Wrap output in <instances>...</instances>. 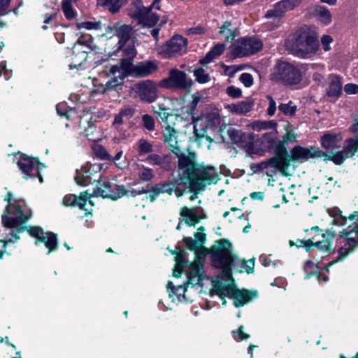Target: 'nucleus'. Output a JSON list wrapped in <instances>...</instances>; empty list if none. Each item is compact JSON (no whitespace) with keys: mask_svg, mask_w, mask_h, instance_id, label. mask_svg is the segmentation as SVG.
I'll return each instance as SVG.
<instances>
[{"mask_svg":"<svg viewBox=\"0 0 358 358\" xmlns=\"http://www.w3.org/2000/svg\"><path fill=\"white\" fill-rule=\"evenodd\" d=\"M195 159L178 158V171L181 182L196 194L203 191L206 185L216 183L219 178L214 167L200 164Z\"/></svg>","mask_w":358,"mask_h":358,"instance_id":"f257e3e1","label":"nucleus"},{"mask_svg":"<svg viewBox=\"0 0 358 358\" xmlns=\"http://www.w3.org/2000/svg\"><path fill=\"white\" fill-rule=\"evenodd\" d=\"M285 47L294 56L308 58L315 55L320 48L317 35L309 29L300 28L286 39Z\"/></svg>","mask_w":358,"mask_h":358,"instance_id":"f03ea898","label":"nucleus"},{"mask_svg":"<svg viewBox=\"0 0 358 358\" xmlns=\"http://www.w3.org/2000/svg\"><path fill=\"white\" fill-rule=\"evenodd\" d=\"M308 158H268L260 163L250 164V169L252 174L264 173L269 177H273L277 172H280L284 176H289L294 171V162Z\"/></svg>","mask_w":358,"mask_h":358,"instance_id":"7ed1b4c3","label":"nucleus"},{"mask_svg":"<svg viewBox=\"0 0 358 358\" xmlns=\"http://www.w3.org/2000/svg\"><path fill=\"white\" fill-rule=\"evenodd\" d=\"M11 192H8L5 198L8 205L3 214L1 216V222L7 229H15L17 233L11 234L12 237L9 238L10 242H14L20 238V234L22 229V210L18 201L12 199Z\"/></svg>","mask_w":358,"mask_h":358,"instance_id":"20e7f679","label":"nucleus"},{"mask_svg":"<svg viewBox=\"0 0 358 358\" xmlns=\"http://www.w3.org/2000/svg\"><path fill=\"white\" fill-rule=\"evenodd\" d=\"M270 79L285 86H294L301 83L303 74L298 66L290 62L278 59L270 74Z\"/></svg>","mask_w":358,"mask_h":358,"instance_id":"39448f33","label":"nucleus"},{"mask_svg":"<svg viewBox=\"0 0 358 358\" xmlns=\"http://www.w3.org/2000/svg\"><path fill=\"white\" fill-rule=\"evenodd\" d=\"M231 251L232 244L228 239L215 241V245L209 248L214 266L227 271H231L232 265L237 259Z\"/></svg>","mask_w":358,"mask_h":358,"instance_id":"423d86ee","label":"nucleus"},{"mask_svg":"<svg viewBox=\"0 0 358 358\" xmlns=\"http://www.w3.org/2000/svg\"><path fill=\"white\" fill-rule=\"evenodd\" d=\"M341 138L338 134H324L321 137V144L325 151L320 150L317 146L307 148L310 150V156L314 157H350L345 150V141L342 148L339 143Z\"/></svg>","mask_w":358,"mask_h":358,"instance_id":"0eeeda50","label":"nucleus"},{"mask_svg":"<svg viewBox=\"0 0 358 358\" xmlns=\"http://www.w3.org/2000/svg\"><path fill=\"white\" fill-rule=\"evenodd\" d=\"M348 219L354 222L339 233V236L346 238L347 241L338 250V260H343L358 248V211L350 214Z\"/></svg>","mask_w":358,"mask_h":358,"instance_id":"6e6552de","label":"nucleus"},{"mask_svg":"<svg viewBox=\"0 0 358 358\" xmlns=\"http://www.w3.org/2000/svg\"><path fill=\"white\" fill-rule=\"evenodd\" d=\"M267 143H268V152L273 154V157H310V150L301 145L294 146L289 152L287 148V145L278 140L273 132H271V136Z\"/></svg>","mask_w":358,"mask_h":358,"instance_id":"1a4fd4ad","label":"nucleus"},{"mask_svg":"<svg viewBox=\"0 0 358 358\" xmlns=\"http://www.w3.org/2000/svg\"><path fill=\"white\" fill-rule=\"evenodd\" d=\"M263 48V43L256 36H245L240 38L237 44L232 46L231 55L233 58H242L253 55L260 52Z\"/></svg>","mask_w":358,"mask_h":358,"instance_id":"9d476101","label":"nucleus"},{"mask_svg":"<svg viewBox=\"0 0 358 358\" xmlns=\"http://www.w3.org/2000/svg\"><path fill=\"white\" fill-rule=\"evenodd\" d=\"M133 97L143 103L150 104L158 98V88L152 80H144L135 83L131 87Z\"/></svg>","mask_w":358,"mask_h":358,"instance_id":"9b49d317","label":"nucleus"},{"mask_svg":"<svg viewBox=\"0 0 358 358\" xmlns=\"http://www.w3.org/2000/svg\"><path fill=\"white\" fill-rule=\"evenodd\" d=\"M122 68L126 72V76L137 78L148 77L159 69L156 60H144L136 64L129 60H124Z\"/></svg>","mask_w":358,"mask_h":358,"instance_id":"f8f14e48","label":"nucleus"},{"mask_svg":"<svg viewBox=\"0 0 358 358\" xmlns=\"http://www.w3.org/2000/svg\"><path fill=\"white\" fill-rule=\"evenodd\" d=\"M24 231H27L31 237L36 238L35 243L36 245L38 243H43L48 250V254L58 249L57 234L51 231L44 232L41 227L36 226L24 225Z\"/></svg>","mask_w":358,"mask_h":358,"instance_id":"ddd939ff","label":"nucleus"},{"mask_svg":"<svg viewBox=\"0 0 358 358\" xmlns=\"http://www.w3.org/2000/svg\"><path fill=\"white\" fill-rule=\"evenodd\" d=\"M192 85V81L191 79L187 80L186 73L177 69L170 70L169 77L159 83L162 87L169 90H186L191 87Z\"/></svg>","mask_w":358,"mask_h":358,"instance_id":"4468645a","label":"nucleus"},{"mask_svg":"<svg viewBox=\"0 0 358 358\" xmlns=\"http://www.w3.org/2000/svg\"><path fill=\"white\" fill-rule=\"evenodd\" d=\"M124 191V185L113 184L109 181H102L99 180L96 188L94 189L91 196H101L108 198L113 200H117L122 196V192Z\"/></svg>","mask_w":358,"mask_h":358,"instance_id":"2eb2a0df","label":"nucleus"},{"mask_svg":"<svg viewBox=\"0 0 358 358\" xmlns=\"http://www.w3.org/2000/svg\"><path fill=\"white\" fill-rule=\"evenodd\" d=\"M188 41L180 35H175L162 45L161 54L164 58H171L177 54L182 55L185 52Z\"/></svg>","mask_w":358,"mask_h":358,"instance_id":"dca6fc26","label":"nucleus"},{"mask_svg":"<svg viewBox=\"0 0 358 358\" xmlns=\"http://www.w3.org/2000/svg\"><path fill=\"white\" fill-rule=\"evenodd\" d=\"M190 268L191 270L187 274V281L183 285L178 286V291L179 289H182V292H185L189 287V285H191L192 287H194L195 285H203V262L199 260H195L194 262L191 264Z\"/></svg>","mask_w":358,"mask_h":358,"instance_id":"f3484780","label":"nucleus"},{"mask_svg":"<svg viewBox=\"0 0 358 358\" xmlns=\"http://www.w3.org/2000/svg\"><path fill=\"white\" fill-rule=\"evenodd\" d=\"M139 156L148 155V157H160L162 154L164 145L155 141H149L148 139L141 138L134 145Z\"/></svg>","mask_w":358,"mask_h":358,"instance_id":"a211bd4d","label":"nucleus"},{"mask_svg":"<svg viewBox=\"0 0 358 358\" xmlns=\"http://www.w3.org/2000/svg\"><path fill=\"white\" fill-rule=\"evenodd\" d=\"M177 132L169 124L166 127V132L164 134V142L168 144L169 150L173 153L176 157H196L194 152H190L186 155L180 146L178 145L176 141Z\"/></svg>","mask_w":358,"mask_h":358,"instance_id":"6ab92c4d","label":"nucleus"},{"mask_svg":"<svg viewBox=\"0 0 358 358\" xmlns=\"http://www.w3.org/2000/svg\"><path fill=\"white\" fill-rule=\"evenodd\" d=\"M101 170L99 164H87L81 167L80 170L76 171V175L75 176L76 182L81 186H86L91 184L92 177L94 173Z\"/></svg>","mask_w":358,"mask_h":358,"instance_id":"aec40b11","label":"nucleus"},{"mask_svg":"<svg viewBox=\"0 0 358 358\" xmlns=\"http://www.w3.org/2000/svg\"><path fill=\"white\" fill-rule=\"evenodd\" d=\"M90 198L91 195L87 192H81L79 196L75 194H68L64 197L63 204L66 206H78L80 209L89 212V209L86 208L87 203L91 207L94 206Z\"/></svg>","mask_w":358,"mask_h":358,"instance_id":"412c9836","label":"nucleus"},{"mask_svg":"<svg viewBox=\"0 0 358 358\" xmlns=\"http://www.w3.org/2000/svg\"><path fill=\"white\" fill-rule=\"evenodd\" d=\"M233 291H231V298L234 300V305L236 307L243 306L245 303L257 296V291H248L246 289H238L234 285L231 284Z\"/></svg>","mask_w":358,"mask_h":358,"instance_id":"4be33fe9","label":"nucleus"},{"mask_svg":"<svg viewBox=\"0 0 358 358\" xmlns=\"http://www.w3.org/2000/svg\"><path fill=\"white\" fill-rule=\"evenodd\" d=\"M271 136V132H266L262 137L253 134L252 138V150L249 152V155H257L259 156L264 155L266 152H268V143Z\"/></svg>","mask_w":358,"mask_h":358,"instance_id":"5701e85b","label":"nucleus"},{"mask_svg":"<svg viewBox=\"0 0 358 358\" xmlns=\"http://www.w3.org/2000/svg\"><path fill=\"white\" fill-rule=\"evenodd\" d=\"M180 215L183 218L184 222L189 227H194L202 219L207 218L204 213L201 215L198 213L196 207L189 208L184 206L180 209Z\"/></svg>","mask_w":358,"mask_h":358,"instance_id":"b1692460","label":"nucleus"},{"mask_svg":"<svg viewBox=\"0 0 358 358\" xmlns=\"http://www.w3.org/2000/svg\"><path fill=\"white\" fill-rule=\"evenodd\" d=\"M142 182L143 181L138 179L128 184L127 186L124 185V191L122 192V196L136 197L143 194H150L151 187L149 184L143 186Z\"/></svg>","mask_w":358,"mask_h":358,"instance_id":"393cba45","label":"nucleus"},{"mask_svg":"<svg viewBox=\"0 0 358 358\" xmlns=\"http://www.w3.org/2000/svg\"><path fill=\"white\" fill-rule=\"evenodd\" d=\"M177 185H179V183H175L173 182L157 183L150 187L148 198L151 202H154L155 201L157 196L162 193H167L169 195H171Z\"/></svg>","mask_w":358,"mask_h":358,"instance_id":"a878e982","label":"nucleus"},{"mask_svg":"<svg viewBox=\"0 0 358 358\" xmlns=\"http://www.w3.org/2000/svg\"><path fill=\"white\" fill-rule=\"evenodd\" d=\"M152 5H150L145 11L138 13L135 15L134 20L148 27H155L158 22L159 17L157 13L152 12Z\"/></svg>","mask_w":358,"mask_h":358,"instance_id":"bb28decb","label":"nucleus"},{"mask_svg":"<svg viewBox=\"0 0 358 358\" xmlns=\"http://www.w3.org/2000/svg\"><path fill=\"white\" fill-rule=\"evenodd\" d=\"M115 35L118 37V48L117 50H120L125 46L127 42L130 39L132 28L127 24H120L117 22L114 24Z\"/></svg>","mask_w":358,"mask_h":358,"instance_id":"cd10ccee","label":"nucleus"},{"mask_svg":"<svg viewBox=\"0 0 358 358\" xmlns=\"http://www.w3.org/2000/svg\"><path fill=\"white\" fill-rule=\"evenodd\" d=\"M323 239L322 241H315V247L318 250L324 252L327 254L331 253L332 251L331 245L332 241L336 236V231L333 228L327 229L322 234Z\"/></svg>","mask_w":358,"mask_h":358,"instance_id":"c85d7f7f","label":"nucleus"},{"mask_svg":"<svg viewBox=\"0 0 358 358\" xmlns=\"http://www.w3.org/2000/svg\"><path fill=\"white\" fill-rule=\"evenodd\" d=\"M342 88L341 77L338 75H333L327 89V96L329 98L334 99L335 101L341 96Z\"/></svg>","mask_w":358,"mask_h":358,"instance_id":"c756f323","label":"nucleus"},{"mask_svg":"<svg viewBox=\"0 0 358 358\" xmlns=\"http://www.w3.org/2000/svg\"><path fill=\"white\" fill-rule=\"evenodd\" d=\"M213 289L211 291V294L215 293L218 295L222 300V304L226 305L227 301L225 297L227 296L231 298V291H233L232 285L230 284H225L221 281H215L213 283Z\"/></svg>","mask_w":358,"mask_h":358,"instance_id":"7c9ffc66","label":"nucleus"},{"mask_svg":"<svg viewBox=\"0 0 358 358\" xmlns=\"http://www.w3.org/2000/svg\"><path fill=\"white\" fill-rule=\"evenodd\" d=\"M128 3V0H96V6L107 9L110 13L115 14Z\"/></svg>","mask_w":358,"mask_h":358,"instance_id":"2f4dec72","label":"nucleus"},{"mask_svg":"<svg viewBox=\"0 0 358 358\" xmlns=\"http://www.w3.org/2000/svg\"><path fill=\"white\" fill-rule=\"evenodd\" d=\"M219 131L221 137L223 139L224 138L225 134H227L230 141L234 144H237L240 141L242 137V134L245 133L241 130L236 129L231 126L227 125L221 126L220 127Z\"/></svg>","mask_w":358,"mask_h":358,"instance_id":"473e14b6","label":"nucleus"},{"mask_svg":"<svg viewBox=\"0 0 358 358\" xmlns=\"http://www.w3.org/2000/svg\"><path fill=\"white\" fill-rule=\"evenodd\" d=\"M225 50V44L217 43L214 45L205 57L199 59V64L204 65L210 63L217 57L220 56Z\"/></svg>","mask_w":358,"mask_h":358,"instance_id":"72a5a7b5","label":"nucleus"},{"mask_svg":"<svg viewBox=\"0 0 358 358\" xmlns=\"http://www.w3.org/2000/svg\"><path fill=\"white\" fill-rule=\"evenodd\" d=\"M314 15L324 25L331 22L332 16L329 10L324 6L315 5L313 10Z\"/></svg>","mask_w":358,"mask_h":358,"instance_id":"f704fd0d","label":"nucleus"},{"mask_svg":"<svg viewBox=\"0 0 358 358\" xmlns=\"http://www.w3.org/2000/svg\"><path fill=\"white\" fill-rule=\"evenodd\" d=\"M232 24L230 21H225L220 27L219 34L224 36L226 42H231L239 34L238 28L231 29Z\"/></svg>","mask_w":358,"mask_h":358,"instance_id":"c9c22d12","label":"nucleus"},{"mask_svg":"<svg viewBox=\"0 0 358 358\" xmlns=\"http://www.w3.org/2000/svg\"><path fill=\"white\" fill-rule=\"evenodd\" d=\"M194 238L195 240H193L191 237H185L183 238V243L187 249H195L196 245H203L205 244L206 235L203 232H195Z\"/></svg>","mask_w":358,"mask_h":358,"instance_id":"e433bc0d","label":"nucleus"},{"mask_svg":"<svg viewBox=\"0 0 358 358\" xmlns=\"http://www.w3.org/2000/svg\"><path fill=\"white\" fill-rule=\"evenodd\" d=\"M33 159H35L36 164L32 161H29V164H27L24 162V174L29 176L30 177L38 176L40 182L42 183L43 180L41 175L40 174L39 164L38 162V158Z\"/></svg>","mask_w":358,"mask_h":358,"instance_id":"4c0bfd02","label":"nucleus"},{"mask_svg":"<svg viewBox=\"0 0 358 358\" xmlns=\"http://www.w3.org/2000/svg\"><path fill=\"white\" fill-rule=\"evenodd\" d=\"M56 110L59 116L69 120L72 119L73 115L77 114L76 109L69 106L66 102L59 103L56 106Z\"/></svg>","mask_w":358,"mask_h":358,"instance_id":"58836bf2","label":"nucleus"},{"mask_svg":"<svg viewBox=\"0 0 358 358\" xmlns=\"http://www.w3.org/2000/svg\"><path fill=\"white\" fill-rule=\"evenodd\" d=\"M78 0H62V10L68 20H72L77 16V11L73 8L72 3H76Z\"/></svg>","mask_w":358,"mask_h":358,"instance_id":"ea45409f","label":"nucleus"},{"mask_svg":"<svg viewBox=\"0 0 358 358\" xmlns=\"http://www.w3.org/2000/svg\"><path fill=\"white\" fill-rule=\"evenodd\" d=\"M127 77H129V76H126L125 71H124V73H120L117 76H114L107 81L105 85V89L108 91L116 90L117 87H120L123 85L125 78Z\"/></svg>","mask_w":358,"mask_h":358,"instance_id":"a19ab883","label":"nucleus"},{"mask_svg":"<svg viewBox=\"0 0 358 358\" xmlns=\"http://www.w3.org/2000/svg\"><path fill=\"white\" fill-rule=\"evenodd\" d=\"M253 106L252 101H242L236 104H233L231 111L239 115H245L252 110Z\"/></svg>","mask_w":358,"mask_h":358,"instance_id":"79ce46f5","label":"nucleus"},{"mask_svg":"<svg viewBox=\"0 0 358 358\" xmlns=\"http://www.w3.org/2000/svg\"><path fill=\"white\" fill-rule=\"evenodd\" d=\"M277 125V122L274 120H255L251 123V128L254 131H259L268 129H275Z\"/></svg>","mask_w":358,"mask_h":358,"instance_id":"37998d69","label":"nucleus"},{"mask_svg":"<svg viewBox=\"0 0 358 358\" xmlns=\"http://www.w3.org/2000/svg\"><path fill=\"white\" fill-rule=\"evenodd\" d=\"M302 3V0H280L277 2L278 6L281 8L285 15L287 12L293 10L299 7Z\"/></svg>","mask_w":358,"mask_h":358,"instance_id":"c03bdc74","label":"nucleus"},{"mask_svg":"<svg viewBox=\"0 0 358 358\" xmlns=\"http://www.w3.org/2000/svg\"><path fill=\"white\" fill-rule=\"evenodd\" d=\"M252 138L253 133H244L242 134L241 139L236 145L243 148L249 155V152L252 150Z\"/></svg>","mask_w":358,"mask_h":358,"instance_id":"a18cd8bd","label":"nucleus"},{"mask_svg":"<svg viewBox=\"0 0 358 358\" xmlns=\"http://www.w3.org/2000/svg\"><path fill=\"white\" fill-rule=\"evenodd\" d=\"M131 6L132 7L129 9V15L133 19H134L136 14L143 12L148 8V7L143 6V0H132Z\"/></svg>","mask_w":358,"mask_h":358,"instance_id":"49530a36","label":"nucleus"},{"mask_svg":"<svg viewBox=\"0 0 358 358\" xmlns=\"http://www.w3.org/2000/svg\"><path fill=\"white\" fill-rule=\"evenodd\" d=\"M121 50H122L123 56L125 57L124 58L121 59L122 64L123 63L124 60H129L131 62H133L134 59L136 57L137 55L134 45H128L125 48L123 47Z\"/></svg>","mask_w":358,"mask_h":358,"instance_id":"de8ad7c7","label":"nucleus"},{"mask_svg":"<svg viewBox=\"0 0 358 358\" xmlns=\"http://www.w3.org/2000/svg\"><path fill=\"white\" fill-rule=\"evenodd\" d=\"M192 100L189 102L186 106V112L189 115H194L196 113V107L199 102L201 101V97L199 92H196L192 95Z\"/></svg>","mask_w":358,"mask_h":358,"instance_id":"09e8293b","label":"nucleus"},{"mask_svg":"<svg viewBox=\"0 0 358 358\" xmlns=\"http://www.w3.org/2000/svg\"><path fill=\"white\" fill-rule=\"evenodd\" d=\"M196 80L200 84H205L210 80L209 74L206 73L204 69L202 67H199L193 71Z\"/></svg>","mask_w":358,"mask_h":358,"instance_id":"8fccbe9b","label":"nucleus"},{"mask_svg":"<svg viewBox=\"0 0 358 358\" xmlns=\"http://www.w3.org/2000/svg\"><path fill=\"white\" fill-rule=\"evenodd\" d=\"M292 101H289L287 103H280L278 106V110L285 115L294 116L296 114V106H291Z\"/></svg>","mask_w":358,"mask_h":358,"instance_id":"3c124183","label":"nucleus"},{"mask_svg":"<svg viewBox=\"0 0 358 358\" xmlns=\"http://www.w3.org/2000/svg\"><path fill=\"white\" fill-rule=\"evenodd\" d=\"M96 131V127L91 120L88 121V127L84 130L85 136L90 141H98L99 138L94 136V132Z\"/></svg>","mask_w":358,"mask_h":358,"instance_id":"603ef678","label":"nucleus"},{"mask_svg":"<svg viewBox=\"0 0 358 358\" xmlns=\"http://www.w3.org/2000/svg\"><path fill=\"white\" fill-rule=\"evenodd\" d=\"M92 150L95 157H111L105 147L96 141H94V143L92 145Z\"/></svg>","mask_w":358,"mask_h":358,"instance_id":"864d4df0","label":"nucleus"},{"mask_svg":"<svg viewBox=\"0 0 358 358\" xmlns=\"http://www.w3.org/2000/svg\"><path fill=\"white\" fill-rule=\"evenodd\" d=\"M285 15L282 13L281 8H280L279 6H278L277 2L273 6V9L268 10L265 14L266 18H278L281 19Z\"/></svg>","mask_w":358,"mask_h":358,"instance_id":"5fc2aeb1","label":"nucleus"},{"mask_svg":"<svg viewBox=\"0 0 358 358\" xmlns=\"http://www.w3.org/2000/svg\"><path fill=\"white\" fill-rule=\"evenodd\" d=\"M76 27L78 29L85 28L88 30H92V29L99 30L101 29V22H100L85 21V22L77 23Z\"/></svg>","mask_w":358,"mask_h":358,"instance_id":"6e6d98bb","label":"nucleus"},{"mask_svg":"<svg viewBox=\"0 0 358 358\" xmlns=\"http://www.w3.org/2000/svg\"><path fill=\"white\" fill-rule=\"evenodd\" d=\"M143 127L148 131H154L155 128V122L154 117L148 114L142 116Z\"/></svg>","mask_w":358,"mask_h":358,"instance_id":"4d7b16f0","label":"nucleus"},{"mask_svg":"<svg viewBox=\"0 0 358 358\" xmlns=\"http://www.w3.org/2000/svg\"><path fill=\"white\" fill-rule=\"evenodd\" d=\"M169 108L164 106V104H159V111L156 112L159 117H160L162 122L168 123V118L172 116V113L169 112Z\"/></svg>","mask_w":358,"mask_h":358,"instance_id":"13d9d810","label":"nucleus"},{"mask_svg":"<svg viewBox=\"0 0 358 358\" xmlns=\"http://www.w3.org/2000/svg\"><path fill=\"white\" fill-rule=\"evenodd\" d=\"M227 94L233 99H238L242 96L241 89L236 87L234 85L227 87L226 90Z\"/></svg>","mask_w":358,"mask_h":358,"instance_id":"bf43d9fd","label":"nucleus"},{"mask_svg":"<svg viewBox=\"0 0 358 358\" xmlns=\"http://www.w3.org/2000/svg\"><path fill=\"white\" fill-rule=\"evenodd\" d=\"M239 80L246 87H250L253 85V83H254L253 77L249 73H243L240 76Z\"/></svg>","mask_w":358,"mask_h":358,"instance_id":"052dcab7","label":"nucleus"},{"mask_svg":"<svg viewBox=\"0 0 358 358\" xmlns=\"http://www.w3.org/2000/svg\"><path fill=\"white\" fill-rule=\"evenodd\" d=\"M316 238L313 237L306 241H303L301 239H297V242H300V245H296V248H300L301 246H304L307 252H310L312 247H315V241Z\"/></svg>","mask_w":358,"mask_h":358,"instance_id":"680f3d73","label":"nucleus"},{"mask_svg":"<svg viewBox=\"0 0 358 358\" xmlns=\"http://www.w3.org/2000/svg\"><path fill=\"white\" fill-rule=\"evenodd\" d=\"M220 123V118L218 115H213L207 117L206 127L208 128H217Z\"/></svg>","mask_w":358,"mask_h":358,"instance_id":"e2e57ef3","label":"nucleus"},{"mask_svg":"<svg viewBox=\"0 0 358 358\" xmlns=\"http://www.w3.org/2000/svg\"><path fill=\"white\" fill-rule=\"evenodd\" d=\"M139 180L141 181H150L153 177L152 171L150 169H143L138 173Z\"/></svg>","mask_w":358,"mask_h":358,"instance_id":"0e129e2a","label":"nucleus"},{"mask_svg":"<svg viewBox=\"0 0 358 358\" xmlns=\"http://www.w3.org/2000/svg\"><path fill=\"white\" fill-rule=\"evenodd\" d=\"M176 249L178 250L180 253L176 256V258H175V260L176 262V265L177 267L181 266V268H184L187 264L185 261L183 259L185 251L181 250V249L179 246H176Z\"/></svg>","mask_w":358,"mask_h":358,"instance_id":"69168bd1","label":"nucleus"},{"mask_svg":"<svg viewBox=\"0 0 358 358\" xmlns=\"http://www.w3.org/2000/svg\"><path fill=\"white\" fill-rule=\"evenodd\" d=\"M255 259H251L249 261H242V268L248 273H252L254 272Z\"/></svg>","mask_w":358,"mask_h":358,"instance_id":"338daca9","label":"nucleus"},{"mask_svg":"<svg viewBox=\"0 0 358 358\" xmlns=\"http://www.w3.org/2000/svg\"><path fill=\"white\" fill-rule=\"evenodd\" d=\"M344 91L347 94H358V85L348 83L344 86Z\"/></svg>","mask_w":358,"mask_h":358,"instance_id":"774afa93","label":"nucleus"}]
</instances>
